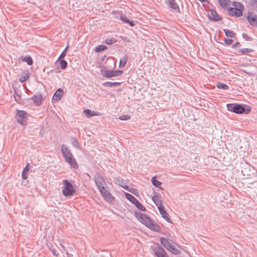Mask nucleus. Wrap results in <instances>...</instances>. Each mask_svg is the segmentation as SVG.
I'll list each match as a JSON object with an SVG mask.
<instances>
[{
	"mask_svg": "<svg viewBox=\"0 0 257 257\" xmlns=\"http://www.w3.org/2000/svg\"><path fill=\"white\" fill-rule=\"evenodd\" d=\"M61 152L65 161L73 168L75 169H78V165L74 158L71 151L63 144L61 146Z\"/></svg>",
	"mask_w": 257,
	"mask_h": 257,
	"instance_id": "1",
	"label": "nucleus"
},
{
	"mask_svg": "<svg viewBox=\"0 0 257 257\" xmlns=\"http://www.w3.org/2000/svg\"><path fill=\"white\" fill-rule=\"evenodd\" d=\"M233 7H230L227 9L229 14L236 17H239L242 15L244 7L243 5L238 2H233Z\"/></svg>",
	"mask_w": 257,
	"mask_h": 257,
	"instance_id": "2",
	"label": "nucleus"
},
{
	"mask_svg": "<svg viewBox=\"0 0 257 257\" xmlns=\"http://www.w3.org/2000/svg\"><path fill=\"white\" fill-rule=\"evenodd\" d=\"M160 242L165 248L172 253L177 255L181 253L180 250L173 246V241L172 240L166 237H161L160 238Z\"/></svg>",
	"mask_w": 257,
	"mask_h": 257,
	"instance_id": "3",
	"label": "nucleus"
},
{
	"mask_svg": "<svg viewBox=\"0 0 257 257\" xmlns=\"http://www.w3.org/2000/svg\"><path fill=\"white\" fill-rule=\"evenodd\" d=\"M62 193L66 196H70L73 195L76 190L71 183L67 180H63Z\"/></svg>",
	"mask_w": 257,
	"mask_h": 257,
	"instance_id": "4",
	"label": "nucleus"
},
{
	"mask_svg": "<svg viewBox=\"0 0 257 257\" xmlns=\"http://www.w3.org/2000/svg\"><path fill=\"white\" fill-rule=\"evenodd\" d=\"M104 200L109 204H112L115 200V197L106 189L105 187L98 189Z\"/></svg>",
	"mask_w": 257,
	"mask_h": 257,
	"instance_id": "5",
	"label": "nucleus"
},
{
	"mask_svg": "<svg viewBox=\"0 0 257 257\" xmlns=\"http://www.w3.org/2000/svg\"><path fill=\"white\" fill-rule=\"evenodd\" d=\"M125 196L127 200L134 204L140 210L142 211H145L146 210V208L134 196L128 193H125Z\"/></svg>",
	"mask_w": 257,
	"mask_h": 257,
	"instance_id": "6",
	"label": "nucleus"
},
{
	"mask_svg": "<svg viewBox=\"0 0 257 257\" xmlns=\"http://www.w3.org/2000/svg\"><path fill=\"white\" fill-rule=\"evenodd\" d=\"M28 114L24 110H17L16 119L17 121L22 125L27 124V117Z\"/></svg>",
	"mask_w": 257,
	"mask_h": 257,
	"instance_id": "7",
	"label": "nucleus"
},
{
	"mask_svg": "<svg viewBox=\"0 0 257 257\" xmlns=\"http://www.w3.org/2000/svg\"><path fill=\"white\" fill-rule=\"evenodd\" d=\"M101 74L103 77L110 78L113 76H119L121 75L123 71L120 70H101Z\"/></svg>",
	"mask_w": 257,
	"mask_h": 257,
	"instance_id": "8",
	"label": "nucleus"
},
{
	"mask_svg": "<svg viewBox=\"0 0 257 257\" xmlns=\"http://www.w3.org/2000/svg\"><path fill=\"white\" fill-rule=\"evenodd\" d=\"M153 250L155 255L157 257H169L164 249L160 245L157 247H153Z\"/></svg>",
	"mask_w": 257,
	"mask_h": 257,
	"instance_id": "9",
	"label": "nucleus"
},
{
	"mask_svg": "<svg viewBox=\"0 0 257 257\" xmlns=\"http://www.w3.org/2000/svg\"><path fill=\"white\" fill-rule=\"evenodd\" d=\"M135 216L138 219L146 226L150 223L151 219L146 214L141 212H135Z\"/></svg>",
	"mask_w": 257,
	"mask_h": 257,
	"instance_id": "10",
	"label": "nucleus"
},
{
	"mask_svg": "<svg viewBox=\"0 0 257 257\" xmlns=\"http://www.w3.org/2000/svg\"><path fill=\"white\" fill-rule=\"evenodd\" d=\"M234 113L237 114H241L245 112L248 113L250 112L251 108L250 107L245 109L243 106L240 104H235V108L234 109Z\"/></svg>",
	"mask_w": 257,
	"mask_h": 257,
	"instance_id": "11",
	"label": "nucleus"
},
{
	"mask_svg": "<svg viewBox=\"0 0 257 257\" xmlns=\"http://www.w3.org/2000/svg\"><path fill=\"white\" fill-rule=\"evenodd\" d=\"M94 181L98 189L101 187H104L105 185V182L103 177L99 174H97L95 176Z\"/></svg>",
	"mask_w": 257,
	"mask_h": 257,
	"instance_id": "12",
	"label": "nucleus"
},
{
	"mask_svg": "<svg viewBox=\"0 0 257 257\" xmlns=\"http://www.w3.org/2000/svg\"><path fill=\"white\" fill-rule=\"evenodd\" d=\"M166 3L170 8L176 11V12H180V9L175 0H166Z\"/></svg>",
	"mask_w": 257,
	"mask_h": 257,
	"instance_id": "13",
	"label": "nucleus"
},
{
	"mask_svg": "<svg viewBox=\"0 0 257 257\" xmlns=\"http://www.w3.org/2000/svg\"><path fill=\"white\" fill-rule=\"evenodd\" d=\"M63 94V90L62 88H59L56 91V92L54 94L52 98L53 100L56 101H58L61 99Z\"/></svg>",
	"mask_w": 257,
	"mask_h": 257,
	"instance_id": "14",
	"label": "nucleus"
},
{
	"mask_svg": "<svg viewBox=\"0 0 257 257\" xmlns=\"http://www.w3.org/2000/svg\"><path fill=\"white\" fill-rule=\"evenodd\" d=\"M152 200L155 205L157 206L158 209L163 206L162 202L161 197L159 196V194H155L153 197H152Z\"/></svg>",
	"mask_w": 257,
	"mask_h": 257,
	"instance_id": "15",
	"label": "nucleus"
},
{
	"mask_svg": "<svg viewBox=\"0 0 257 257\" xmlns=\"http://www.w3.org/2000/svg\"><path fill=\"white\" fill-rule=\"evenodd\" d=\"M42 96L40 93L36 94L32 97V99L33 100L34 103L37 105H39L41 104L42 103Z\"/></svg>",
	"mask_w": 257,
	"mask_h": 257,
	"instance_id": "16",
	"label": "nucleus"
},
{
	"mask_svg": "<svg viewBox=\"0 0 257 257\" xmlns=\"http://www.w3.org/2000/svg\"><path fill=\"white\" fill-rule=\"evenodd\" d=\"M160 213L161 214L162 217L164 218L167 222L171 223V220L169 217L168 214L166 212L164 209V206L160 207L158 208Z\"/></svg>",
	"mask_w": 257,
	"mask_h": 257,
	"instance_id": "17",
	"label": "nucleus"
},
{
	"mask_svg": "<svg viewBox=\"0 0 257 257\" xmlns=\"http://www.w3.org/2000/svg\"><path fill=\"white\" fill-rule=\"evenodd\" d=\"M210 19L213 20L215 22H217L221 20V17L217 13V12L213 10H211L210 11Z\"/></svg>",
	"mask_w": 257,
	"mask_h": 257,
	"instance_id": "18",
	"label": "nucleus"
},
{
	"mask_svg": "<svg viewBox=\"0 0 257 257\" xmlns=\"http://www.w3.org/2000/svg\"><path fill=\"white\" fill-rule=\"evenodd\" d=\"M247 20L251 26L257 27V15L248 16Z\"/></svg>",
	"mask_w": 257,
	"mask_h": 257,
	"instance_id": "19",
	"label": "nucleus"
},
{
	"mask_svg": "<svg viewBox=\"0 0 257 257\" xmlns=\"http://www.w3.org/2000/svg\"><path fill=\"white\" fill-rule=\"evenodd\" d=\"M84 113L87 117H91L94 116H97L99 114L98 111H91L90 109H85L84 110Z\"/></svg>",
	"mask_w": 257,
	"mask_h": 257,
	"instance_id": "20",
	"label": "nucleus"
},
{
	"mask_svg": "<svg viewBox=\"0 0 257 257\" xmlns=\"http://www.w3.org/2000/svg\"><path fill=\"white\" fill-rule=\"evenodd\" d=\"M29 78V72L28 70L23 71L22 75L19 78V81L21 82L26 81Z\"/></svg>",
	"mask_w": 257,
	"mask_h": 257,
	"instance_id": "21",
	"label": "nucleus"
},
{
	"mask_svg": "<svg viewBox=\"0 0 257 257\" xmlns=\"http://www.w3.org/2000/svg\"><path fill=\"white\" fill-rule=\"evenodd\" d=\"M147 227H148L150 229H151L152 230L156 231H159L160 230V227L159 225L154 223L153 221H151L150 223H149L147 225Z\"/></svg>",
	"mask_w": 257,
	"mask_h": 257,
	"instance_id": "22",
	"label": "nucleus"
},
{
	"mask_svg": "<svg viewBox=\"0 0 257 257\" xmlns=\"http://www.w3.org/2000/svg\"><path fill=\"white\" fill-rule=\"evenodd\" d=\"M121 84L120 82H110L107 81L102 83V85L104 87H112L114 86H119Z\"/></svg>",
	"mask_w": 257,
	"mask_h": 257,
	"instance_id": "23",
	"label": "nucleus"
},
{
	"mask_svg": "<svg viewBox=\"0 0 257 257\" xmlns=\"http://www.w3.org/2000/svg\"><path fill=\"white\" fill-rule=\"evenodd\" d=\"M20 59L22 61L26 62L29 65L33 64V60L30 56H26L25 57L22 56Z\"/></svg>",
	"mask_w": 257,
	"mask_h": 257,
	"instance_id": "24",
	"label": "nucleus"
},
{
	"mask_svg": "<svg viewBox=\"0 0 257 257\" xmlns=\"http://www.w3.org/2000/svg\"><path fill=\"white\" fill-rule=\"evenodd\" d=\"M120 19L124 23L128 24L132 27L135 26L134 22L130 20L124 15L120 16Z\"/></svg>",
	"mask_w": 257,
	"mask_h": 257,
	"instance_id": "25",
	"label": "nucleus"
},
{
	"mask_svg": "<svg viewBox=\"0 0 257 257\" xmlns=\"http://www.w3.org/2000/svg\"><path fill=\"white\" fill-rule=\"evenodd\" d=\"M230 3L229 0H219L218 4L222 9H226L228 4Z\"/></svg>",
	"mask_w": 257,
	"mask_h": 257,
	"instance_id": "26",
	"label": "nucleus"
},
{
	"mask_svg": "<svg viewBox=\"0 0 257 257\" xmlns=\"http://www.w3.org/2000/svg\"><path fill=\"white\" fill-rule=\"evenodd\" d=\"M29 164H27L26 166L24 168L23 172L22 173V177L23 179L25 180L28 178L27 173L29 171Z\"/></svg>",
	"mask_w": 257,
	"mask_h": 257,
	"instance_id": "27",
	"label": "nucleus"
},
{
	"mask_svg": "<svg viewBox=\"0 0 257 257\" xmlns=\"http://www.w3.org/2000/svg\"><path fill=\"white\" fill-rule=\"evenodd\" d=\"M71 142L72 145L74 147H75L76 148H79V142L76 138H75L74 137H72L71 138Z\"/></svg>",
	"mask_w": 257,
	"mask_h": 257,
	"instance_id": "28",
	"label": "nucleus"
},
{
	"mask_svg": "<svg viewBox=\"0 0 257 257\" xmlns=\"http://www.w3.org/2000/svg\"><path fill=\"white\" fill-rule=\"evenodd\" d=\"M152 182L154 186H155L156 187H160V186L162 184V182L158 181L156 179V177L154 176L152 179Z\"/></svg>",
	"mask_w": 257,
	"mask_h": 257,
	"instance_id": "29",
	"label": "nucleus"
},
{
	"mask_svg": "<svg viewBox=\"0 0 257 257\" xmlns=\"http://www.w3.org/2000/svg\"><path fill=\"white\" fill-rule=\"evenodd\" d=\"M217 87L219 89L223 90H227L229 89V87L226 84L222 82H218L217 84Z\"/></svg>",
	"mask_w": 257,
	"mask_h": 257,
	"instance_id": "30",
	"label": "nucleus"
},
{
	"mask_svg": "<svg viewBox=\"0 0 257 257\" xmlns=\"http://www.w3.org/2000/svg\"><path fill=\"white\" fill-rule=\"evenodd\" d=\"M127 62V57H123L122 59H121L119 61V66L120 67H123L125 65Z\"/></svg>",
	"mask_w": 257,
	"mask_h": 257,
	"instance_id": "31",
	"label": "nucleus"
},
{
	"mask_svg": "<svg viewBox=\"0 0 257 257\" xmlns=\"http://www.w3.org/2000/svg\"><path fill=\"white\" fill-rule=\"evenodd\" d=\"M223 31L225 33V35L227 37H229L230 38L233 37L234 33L232 31L227 29H224Z\"/></svg>",
	"mask_w": 257,
	"mask_h": 257,
	"instance_id": "32",
	"label": "nucleus"
},
{
	"mask_svg": "<svg viewBox=\"0 0 257 257\" xmlns=\"http://www.w3.org/2000/svg\"><path fill=\"white\" fill-rule=\"evenodd\" d=\"M117 40L115 38H107L105 40V43L107 45H111L116 42Z\"/></svg>",
	"mask_w": 257,
	"mask_h": 257,
	"instance_id": "33",
	"label": "nucleus"
},
{
	"mask_svg": "<svg viewBox=\"0 0 257 257\" xmlns=\"http://www.w3.org/2000/svg\"><path fill=\"white\" fill-rule=\"evenodd\" d=\"M106 46L102 45H98L95 49V51L99 52L106 49Z\"/></svg>",
	"mask_w": 257,
	"mask_h": 257,
	"instance_id": "34",
	"label": "nucleus"
},
{
	"mask_svg": "<svg viewBox=\"0 0 257 257\" xmlns=\"http://www.w3.org/2000/svg\"><path fill=\"white\" fill-rule=\"evenodd\" d=\"M60 67L62 69H65L67 66V62L63 59L60 60Z\"/></svg>",
	"mask_w": 257,
	"mask_h": 257,
	"instance_id": "35",
	"label": "nucleus"
},
{
	"mask_svg": "<svg viewBox=\"0 0 257 257\" xmlns=\"http://www.w3.org/2000/svg\"><path fill=\"white\" fill-rule=\"evenodd\" d=\"M68 48H69V46H67L66 47V48H65V49L64 50V51L61 53V54L59 56L58 60H59L61 58H64L65 57V56L66 55L67 51Z\"/></svg>",
	"mask_w": 257,
	"mask_h": 257,
	"instance_id": "36",
	"label": "nucleus"
},
{
	"mask_svg": "<svg viewBox=\"0 0 257 257\" xmlns=\"http://www.w3.org/2000/svg\"><path fill=\"white\" fill-rule=\"evenodd\" d=\"M251 52H252V50L250 49H248V48L241 49H239L238 51V52L243 53V54H246L248 53H250Z\"/></svg>",
	"mask_w": 257,
	"mask_h": 257,
	"instance_id": "37",
	"label": "nucleus"
},
{
	"mask_svg": "<svg viewBox=\"0 0 257 257\" xmlns=\"http://www.w3.org/2000/svg\"><path fill=\"white\" fill-rule=\"evenodd\" d=\"M227 108L228 110L234 112L235 110H234V109L235 108V104H227Z\"/></svg>",
	"mask_w": 257,
	"mask_h": 257,
	"instance_id": "38",
	"label": "nucleus"
},
{
	"mask_svg": "<svg viewBox=\"0 0 257 257\" xmlns=\"http://www.w3.org/2000/svg\"><path fill=\"white\" fill-rule=\"evenodd\" d=\"M130 116L128 115H122L119 116V118L122 120H126L130 118Z\"/></svg>",
	"mask_w": 257,
	"mask_h": 257,
	"instance_id": "39",
	"label": "nucleus"
},
{
	"mask_svg": "<svg viewBox=\"0 0 257 257\" xmlns=\"http://www.w3.org/2000/svg\"><path fill=\"white\" fill-rule=\"evenodd\" d=\"M50 250L51 251L52 253L53 254V255L55 256H58L59 255V253H57V250L55 248H51L50 247Z\"/></svg>",
	"mask_w": 257,
	"mask_h": 257,
	"instance_id": "40",
	"label": "nucleus"
},
{
	"mask_svg": "<svg viewBox=\"0 0 257 257\" xmlns=\"http://www.w3.org/2000/svg\"><path fill=\"white\" fill-rule=\"evenodd\" d=\"M224 42L227 45H230L232 44V43H233V40L231 39H225L224 40Z\"/></svg>",
	"mask_w": 257,
	"mask_h": 257,
	"instance_id": "41",
	"label": "nucleus"
},
{
	"mask_svg": "<svg viewBox=\"0 0 257 257\" xmlns=\"http://www.w3.org/2000/svg\"><path fill=\"white\" fill-rule=\"evenodd\" d=\"M120 186L124 189L125 190H126L132 193H134V192H133L131 189H129V187L127 185H120Z\"/></svg>",
	"mask_w": 257,
	"mask_h": 257,
	"instance_id": "42",
	"label": "nucleus"
},
{
	"mask_svg": "<svg viewBox=\"0 0 257 257\" xmlns=\"http://www.w3.org/2000/svg\"><path fill=\"white\" fill-rule=\"evenodd\" d=\"M239 46H240V44L239 42H236L234 44L232 45V48L235 49Z\"/></svg>",
	"mask_w": 257,
	"mask_h": 257,
	"instance_id": "43",
	"label": "nucleus"
},
{
	"mask_svg": "<svg viewBox=\"0 0 257 257\" xmlns=\"http://www.w3.org/2000/svg\"><path fill=\"white\" fill-rule=\"evenodd\" d=\"M120 38L123 41H127L128 42V41L127 40V39L126 37H124V36H120Z\"/></svg>",
	"mask_w": 257,
	"mask_h": 257,
	"instance_id": "44",
	"label": "nucleus"
},
{
	"mask_svg": "<svg viewBox=\"0 0 257 257\" xmlns=\"http://www.w3.org/2000/svg\"><path fill=\"white\" fill-rule=\"evenodd\" d=\"M67 257H73V254L69 253L68 251H66Z\"/></svg>",
	"mask_w": 257,
	"mask_h": 257,
	"instance_id": "45",
	"label": "nucleus"
},
{
	"mask_svg": "<svg viewBox=\"0 0 257 257\" xmlns=\"http://www.w3.org/2000/svg\"><path fill=\"white\" fill-rule=\"evenodd\" d=\"M60 245H61V247L63 248V249L66 251V249L65 246L63 245H62V244H60Z\"/></svg>",
	"mask_w": 257,
	"mask_h": 257,
	"instance_id": "46",
	"label": "nucleus"
},
{
	"mask_svg": "<svg viewBox=\"0 0 257 257\" xmlns=\"http://www.w3.org/2000/svg\"><path fill=\"white\" fill-rule=\"evenodd\" d=\"M15 94H17V95L18 97H21V95H20V94H18V93L16 92V90H15Z\"/></svg>",
	"mask_w": 257,
	"mask_h": 257,
	"instance_id": "47",
	"label": "nucleus"
},
{
	"mask_svg": "<svg viewBox=\"0 0 257 257\" xmlns=\"http://www.w3.org/2000/svg\"><path fill=\"white\" fill-rule=\"evenodd\" d=\"M246 36H247V34H246L245 33H243V34H242V37H243V38H245V37H246Z\"/></svg>",
	"mask_w": 257,
	"mask_h": 257,
	"instance_id": "48",
	"label": "nucleus"
},
{
	"mask_svg": "<svg viewBox=\"0 0 257 257\" xmlns=\"http://www.w3.org/2000/svg\"><path fill=\"white\" fill-rule=\"evenodd\" d=\"M252 1L254 3H257V0H252Z\"/></svg>",
	"mask_w": 257,
	"mask_h": 257,
	"instance_id": "49",
	"label": "nucleus"
}]
</instances>
